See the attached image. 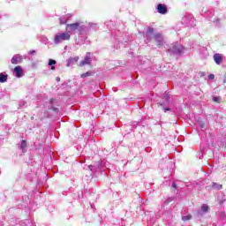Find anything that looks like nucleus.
Returning <instances> with one entry per match:
<instances>
[{
    "label": "nucleus",
    "instance_id": "nucleus-19",
    "mask_svg": "<svg viewBox=\"0 0 226 226\" xmlns=\"http://www.w3.org/2000/svg\"><path fill=\"white\" fill-rule=\"evenodd\" d=\"M70 61H79V56H75L74 58H71Z\"/></svg>",
    "mask_w": 226,
    "mask_h": 226
},
{
    "label": "nucleus",
    "instance_id": "nucleus-20",
    "mask_svg": "<svg viewBox=\"0 0 226 226\" xmlns=\"http://www.w3.org/2000/svg\"><path fill=\"white\" fill-rule=\"evenodd\" d=\"M29 54L33 56L34 54H36V51L35 50H31V51H29Z\"/></svg>",
    "mask_w": 226,
    "mask_h": 226
},
{
    "label": "nucleus",
    "instance_id": "nucleus-11",
    "mask_svg": "<svg viewBox=\"0 0 226 226\" xmlns=\"http://www.w3.org/2000/svg\"><path fill=\"white\" fill-rule=\"evenodd\" d=\"M8 80V74L0 73V83L4 84Z\"/></svg>",
    "mask_w": 226,
    "mask_h": 226
},
{
    "label": "nucleus",
    "instance_id": "nucleus-1",
    "mask_svg": "<svg viewBox=\"0 0 226 226\" xmlns=\"http://www.w3.org/2000/svg\"><path fill=\"white\" fill-rule=\"evenodd\" d=\"M70 38L71 36L68 32L56 34L55 36V43H60V41H65L66 40H70Z\"/></svg>",
    "mask_w": 226,
    "mask_h": 226
},
{
    "label": "nucleus",
    "instance_id": "nucleus-4",
    "mask_svg": "<svg viewBox=\"0 0 226 226\" xmlns=\"http://www.w3.org/2000/svg\"><path fill=\"white\" fill-rule=\"evenodd\" d=\"M157 11L161 15H166V13H167V5H165L163 4H158L157 5Z\"/></svg>",
    "mask_w": 226,
    "mask_h": 226
},
{
    "label": "nucleus",
    "instance_id": "nucleus-10",
    "mask_svg": "<svg viewBox=\"0 0 226 226\" xmlns=\"http://www.w3.org/2000/svg\"><path fill=\"white\" fill-rule=\"evenodd\" d=\"M154 33V28L149 26L147 30V34H146V38L147 40H151V37L149 36V34H153Z\"/></svg>",
    "mask_w": 226,
    "mask_h": 226
},
{
    "label": "nucleus",
    "instance_id": "nucleus-18",
    "mask_svg": "<svg viewBox=\"0 0 226 226\" xmlns=\"http://www.w3.org/2000/svg\"><path fill=\"white\" fill-rule=\"evenodd\" d=\"M208 79H209L210 80L215 79V74H209V75H208Z\"/></svg>",
    "mask_w": 226,
    "mask_h": 226
},
{
    "label": "nucleus",
    "instance_id": "nucleus-14",
    "mask_svg": "<svg viewBox=\"0 0 226 226\" xmlns=\"http://www.w3.org/2000/svg\"><path fill=\"white\" fill-rule=\"evenodd\" d=\"M183 222H188V220H192V215H188L182 217Z\"/></svg>",
    "mask_w": 226,
    "mask_h": 226
},
{
    "label": "nucleus",
    "instance_id": "nucleus-13",
    "mask_svg": "<svg viewBox=\"0 0 226 226\" xmlns=\"http://www.w3.org/2000/svg\"><path fill=\"white\" fill-rule=\"evenodd\" d=\"M201 211H203V213H207V211H209V207L207 205L202 206Z\"/></svg>",
    "mask_w": 226,
    "mask_h": 226
},
{
    "label": "nucleus",
    "instance_id": "nucleus-17",
    "mask_svg": "<svg viewBox=\"0 0 226 226\" xmlns=\"http://www.w3.org/2000/svg\"><path fill=\"white\" fill-rule=\"evenodd\" d=\"M54 64H56V60L49 59V66H52V65H54Z\"/></svg>",
    "mask_w": 226,
    "mask_h": 226
},
{
    "label": "nucleus",
    "instance_id": "nucleus-21",
    "mask_svg": "<svg viewBox=\"0 0 226 226\" xmlns=\"http://www.w3.org/2000/svg\"><path fill=\"white\" fill-rule=\"evenodd\" d=\"M213 101L215 102H219V98L218 97H214Z\"/></svg>",
    "mask_w": 226,
    "mask_h": 226
},
{
    "label": "nucleus",
    "instance_id": "nucleus-8",
    "mask_svg": "<svg viewBox=\"0 0 226 226\" xmlns=\"http://www.w3.org/2000/svg\"><path fill=\"white\" fill-rule=\"evenodd\" d=\"M214 61L217 64H222V61H223V58L222 57V56L220 54L216 53L214 55Z\"/></svg>",
    "mask_w": 226,
    "mask_h": 226
},
{
    "label": "nucleus",
    "instance_id": "nucleus-7",
    "mask_svg": "<svg viewBox=\"0 0 226 226\" xmlns=\"http://www.w3.org/2000/svg\"><path fill=\"white\" fill-rule=\"evenodd\" d=\"M66 27H69L70 31H77L80 27V23L67 24Z\"/></svg>",
    "mask_w": 226,
    "mask_h": 226
},
{
    "label": "nucleus",
    "instance_id": "nucleus-16",
    "mask_svg": "<svg viewBox=\"0 0 226 226\" xmlns=\"http://www.w3.org/2000/svg\"><path fill=\"white\" fill-rule=\"evenodd\" d=\"M212 188H215L216 190H221L222 185H216V183H212Z\"/></svg>",
    "mask_w": 226,
    "mask_h": 226
},
{
    "label": "nucleus",
    "instance_id": "nucleus-5",
    "mask_svg": "<svg viewBox=\"0 0 226 226\" xmlns=\"http://www.w3.org/2000/svg\"><path fill=\"white\" fill-rule=\"evenodd\" d=\"M14 73L16 77L20 78L24 75V69L20 65H18L14 68Z\"/></svg>",
    "mask_w": 226,
    "mask_h": 226
},
{
    "label": "nucleus",
    "instance_id": "nucleus-15",
    "mask_svg": "<svg viewBox=\"0 0 226 226\" xmlns=\"http://www.w3.org/2000/svg\"><path fill=\"white\" fill-rule=\"evenodd\" d=\"M26 147H27V143L26 142V140H22L21 141V149H26Z\"/></svg>",
    "mask_w": 226,
    "mask_h": 226
},
{
    "label": "nucleus",
    "instance_id": "nucleus-23",
    "mask_svg": "<svg viewBox=\"0 0 226 226\" xmlns=\"http://www.w3.org/2000/svg\"><path fill=\"white\" fill-rule=\"evenodd\" d=\"M200 127L203 128V130H206V125L204 124H201Z\"/></svg>",
    "mask_w": 226,
    "mask_h": 226
},
{
    "label": "nucleus",
    "instance_id": "nucleus-6",
    "mask_svg": "<svg viewBox=\"0 0 226 226\" xmlns=\"http://www.w3.org/2000/svg\"><path fill=\"white\" fill-rule=\"evenodd\" d=\"M11 64H18V63H22V56L20 55L14 56L11 60Z\"/></svg>",
    "mask_w": 226,
    "mask_h": 226
},
{
    "label": "nucleus",
    "instance_id": "nucleus-2",
    "mask_svg": "<svg viewBox=\"0 0 226 226\" xmlns=\"http://www.w3.org/2000/svg\"><path fill=\"white\" fill-rule=\"evenodd\" d=\"M169 51L174 54H183V46L179 45V43L172 44Z\"/></svg>",
    "mask_w": 226,
    "mask_h": 226
},
{
    "label": "nucleus",
    "instance_id": "nucleus-12",
    "mask_svg": "<svg viewBox=\"0 0 226 226\" xmlns=\"http://www.w3.org/2000/svg\"><path fill=\"white\" fill-rule=\"evenodd\" d=\"M91 75H93V72H87L81 74V79H86L87 77H91Z\"/></svg>",
    "mask_w": 226,
    "mask_h": 226
},
{
    "label": "nucleus",
    "instance_id": "nucleus-25",
    "mask_svg": "<svg viewBox=\"0 0 226 226\" xmlns=\"http://www.w3.org/2000/svg\"><path fill=\"white\" fill-rule=\"evenodd\" d=\"M225 82H226V81L224 80L223 83L225 84Z\"/></svg>",
    "mask_w": 226,
    "mask_h": 226
},
{
    "label": "nucleus",
    "instance_id": "nucleus-9",
    "mask_svg": "<svg viewBox=\"0 0 226 226\" xmlns=\"http://www.w3.org/2000/svg\"><path fill=\"white\" fill-rule=\"evenodd\" d=\"M86 64H91V56H87L85 59L79 63V66H86Z\"/></svg>",
    "mask_w": 226,
    "mask_h": 226
},
{
    "label": "nucleus",
    "instance_id": "nucleus-24",
    "mask_svg": "<svg viewBox=\"0 0 226 226\" xmlns=\"http://www.w3.org/2000/svg\"><path fill=\"white\" fill-rule=\"evenodd\" d=\"M51 70H56V66L52 65Z\"/></svg>",
    "mask_w": 226,
    "mask_h": 226
},
{
    "label": "nucleus",
    "instance_id": "nucleus-22",
    "mask_svg": "<svg viewBox=\"0 0 226 226\" xmlns=\"http://www.w3.org/2000/svg\"><path fill=\"white\" fill-rule=\"evenodd\" d=\"M172 188H175V190L177 188V186L176 185V183L172 184Z\"/></svg>",
    "mask_w": 226,
    "mask_h": 226
},
{
    "label": "nucleus",
    "instance_id": "nucleus-3",
    "mask_svg": "<svg viewBox=\"0 0 226 226\" xmlns=\"http://www.w3.org/2000/svg\"><path fill=\"white\" fill-rule=\"evenodd\" d=\"M154 38L155 41H157L158 47H162V45H163V35H162V34H155Z\"/></svg>",
    "mask_w": 226,
    "mask_h": 226
}]
</instances>
